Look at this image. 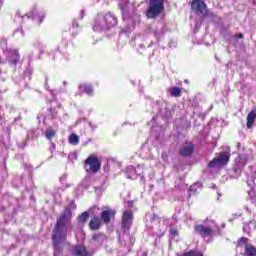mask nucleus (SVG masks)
Listing matches in <instances>:
<instances>
[{
	"label": "nucleus",
	"instance_id": "f257e3e1",
	"mask_svg": "<svg viewBox=\"0 0 256 256\" xmlns=\"http://www.w3.org/2000/svg\"><path fill=\"white\" fill-rule=\"evenodd\" d=\"M71 209H77L75 202H71L63 212V214L57 219L56 225L53 230V245H54V256H59L63 252L61 243L67 239V222L73 217Z\"/></svg>",
	"mask_w": 256,
	"mask_h": 256
},
{
	"label": "nucleus",
	"instance_id": "f03ea898",
	"mask_svg": "<svg viewBox=\"0 0 256 256\" xmlns=\"http://www.w3.org/2000/svg\"><path fill=\"white\" fill-rule=\"evenodd\" d=\"M117 25V18L111 13L98 14L93 23V31L101 32Z\"/></svg>",
	"mask_w": 256,
	"mask_h": 256
},
{
	"label": "nucleus",
	"instance_id": "7ed1b4c3",
	"mask_svg": "<svg viewBox=\"0 0 256 256\" xmlns=\"http://www.w3.org/2000/svg\"><path fill=\"white\" fill-rule=\"evenodd\" d=\"M164 0H150V6L146 13L147 17L149 19H154V17H157L165 9V6L163 5Z\"/></svg>",
	"mask_w": 256,
	"mask_h": 256
},
{
	"label": "nucleus",
	"instance_id": "20e7f679",
	"mask_svg": "<svg viewBox=\"0 0 256 256\" xmlns=\"http://www.w3.org/2000/svg\"><path fill=\"white\" fill-rule=\"evenodd\" d=\"M84 169L87 173H97L101 169V161L95 156H90L85 161Z\"/></svg>",
	"mask_w": 256,
	"mask_h": 256
},
{
	"label": "nucleus",
	"instance_id": "39448f33",
	"mask_svg": "<svg viewBox=\"0 0 256 256\" xmlns=\"http://www.w3.org/2000/svg\"><path fill=\"white\" fill-rule=\"evenodd\" d=\"M230 157L231 154L229 152H221L216 158L208 163V167H223V165H227V163H229Z\"/></svg>",
	"mask_w": 256,
	"mask_h": 256
},
{
	"label": "nucleus",
	"instance_id": "423d86ee",
	"mask_svg": "<svg viewBox=\"0 0 256 256\" xmlns=\"http://www.w3.org/2000/svg\"><path fill=\"white\" fill-rule=\"evenodd\" d=\"M237 247H244V255L245 256H256V248L251 243H249V239L246 237H242L238 240Z\"/></svg>",
	"mask_w": 256,
	"mask_h": 256
},
{
	"label": "nucleus",
	"instance_id": "0eeeda50",
	"mask_svg": "<svg viewBox=\"0 0 256 256\" xmlns=\"http://www.w3.org/2000/svg\"><path fill=\"white\" fill-rule=\"evenodd\" d=\"M191 8L196 15H207V4L203 0H193Z\"/></svg>",
	"mask_w": 256,
	"mask_h": 256
},
{
	"label": "nucleus",
	"instance_id": "6e6552de",
	"mask_svg": "<svg viewBox=\"0 0 256 256\" xmlns=\"http://www.w3.org/2000/svg\"><path fill=\"white\" fill-rule=\"evenodd\" d=\"M191 8L196 15H207V4L203 0H193Z\"/></svg>",
	"mask_w": 256,
	"mask_h": 256
},
{
	"label": "nucleus",
	"instance_id": "1a4fd4ad",
	"mask_svg": "<svg viewBox=\"0 0 256 256\" xmlns=\"http://www.w3.org/2000/svg\"><path fill=\"white\" fill-rule=\"evenodd\" d=\"M133 225V212L125 210L122 216V228L124 231H129Z\"/></svg>",
	"mask_w": 256,
	"mask_h": 256
},
{
	"label": "nucleus",
	"instance_id": "9d476101",
	"mask_svg": "<svg viewBox=\"0 0 256 256\" xmlns=\"http://www.w3.org/2000/svg\"><path fill=\"white\" fill-rule=\"evenodd\" d=\"M195 233H197V235H200V237H211V235H213V228H211L210 226H203V225H197L194 228Z\"/></svg>",
	"mask_w": 256,
	"mask_h": 256
},
{
	"label": "nucleus",
	"instance_id": "9b49d317",
	"mask_svg": "<svg viewBox=\"0 0 256 256\" xmlns=\"http://www.w3.org/2000/svg\"><path fill=\"white\" fill-rule=\"evenodd\" d=\"M7 59H8V62L10 63V65H13L15 67V65H17L19 63V59H21V57L19 56V51L10 50L7 53Z\"/></svg>",
	"mask_w": 256,
	"mask_h": 256
},
{
	"label": "nucleus",
	"instance_id": "f8f14e48",
	"mask_svg": "<svg viewBox=\"0 0 256 256\" xmlns=\"http://www.w3.org/2000/svg\"><path fill=\"white\" fill-rule=\"evenodd\" d=\"M156 105L159 108V113L160 115H162V117H164L165 119H169V117H171V110L169 109V107H167V103L165 101L163 102H157Z\"/></svg>",
	"mask_w": 256,
	"mask_h": 256
},
{
	"label": "nucleus",
	"instance_id": "ddd939ff",
	"mask_svg": "<svg viewBox=\"0 0 256 256\" xmlns=\"http://www.w3.org/2000/svg\"><path fill=\"white\" fill-rule=\"evenodd\" d=\"M247 155L245 154H242V155H239L237 158H236V166H235V171H241V169H243V167H245V165H247Z\"/></svg>",
	"mask_w": 256,
	"mask_h": 256
},
{
	"label": "nucleus",
	"instance_id": "4468645a",
	"mask_svg": "<svg viewBox=\"0 0 256 256\" xmlns=\"http://www.w3.org/2000/svg\"><path fill=\"white\" fill-rule=\"evenodd\" d=\"M139 167L135 168L133 166H128L126 169V177L127 179H137V177H139Z\"/></svg>",
	"mask_w": 256,
	"mask_h": 256
},
{
	"label": "nucleus",
	"instance_id": "2eb2a0df",
	"mask_svg": "<svg viewBox=\"0 0 256 256\" xmlns=\"http://www.w3.org/2000/svg\"><path fill=\"white\" fill-rule=\"evenodd\" d=\"M193 149V143H186L184 146L181 147L180 155H182V157H189V155L193 153Z\"/></svg>",
	"mask_w": 256,
	"mask_h": 256
},
{
	"label": "nucleus",
	"instance_id": "dca6fc26",
	"mask_svg": "<svg viewBox=\"0 0 256 256\" xmlns=\"http://www.w3.org/2000/svg\"><path fill=\"white\" fill-rule=\"evenodd\" d=\"M72 253L75 256H91V254H89L85 246H81V245L74 246L72 249Z\"/></svg>",
	"mask_w": 256,
	"mask_h": 256
},
{
	"label": "nucleus",
	"instance_id": "f3484780",
	"mask_svg": "<svg viewBox=\"0 0 256 256\" xmlns=\"http://www.w3.org/2000/svg\"><path fill=\"white\" fill-rule=\"evenodd\" d=\"M111 217H115V211L106 209L102 211L101 219L103 223H111Z\"/></svg>",
	"mask_w": 256,
	"mask_h": 256
},
{
	"label": "nucleus",
	"instance_id": "a211bd4d",
	"mask_svg": "<svg viewBox=\"0 0 256 256\" xmlns=\"http://www.w3.org/2000/svg\"><path fill=\"white\" fill-rule=\"evenodd\" d=\"M251 172L250 174H247V185L249 187H253V185H255V178H256V168L255 166H251L250 167Z\"/></svg>",
	"mask_w": 256,
	"mask_h": 256
},
{
	"label": "nucleus",
	"instance_id": "6ab92c4d",
	"mask_svg": "<svg viewBox=\"0 0 256 256\" xmlns=\"http://www.w3.org/2000/svg\"><path fill=\"white\" fill-rule=\"evenodd\" d=\"M89 227L92 231H97L101 227V218L94 217L90 220Z\"/></svg>",
	"mask_w": 256,
	"mask_h": 256
},
{
	"label": "nucleus",
	"instance_id": "aec40b11",
	"mask_svg": "<svg viewBox=\"0 0 256 256\" xmlns=\"http://www.w3.org/2000/svg\"><path fill=\"white\" fill-rule=\"evenodd\" d=\"M256 229V220H251L248 224H244L243 231L244 233H251V231H255Z\"/></svg>",
	"mask_w": 256,
	"mask_h": 256
},
{
	"label": "nucleus",
	"instance_id": "412c9836",
	"mask_svg": "<svg viewBox=\"0 0 256 256\" xmlns=\"http://www.w3.org/2000/svg\"><path fill=\"white\" fill-rule=\"evenodd\" d=\"M255 119H256V110H252L248 116H247V128L251 129V127H253V123H255Z\"/></svg>",
	"mask_w": 256,
	"mask_h": 256
},
{
	"label": "nucleus",
	"instance_id": "4be33fe9",
	"mask_svg": "<svg viewBox=\"0 0 256 256\" xmlns=\"http://www.w3.org/2000/svg\"><path fill=\"white\" fill-rule=\"evenodd\" d=\"M79 89H83L84 93H86V95H93V86L89 85V84H82L79 86Z\"/></svg>",
	"mask_w": 256,
	"mask_h": 256
},
{
	"label": "nucleus",
	"instance_id": "5701e85b",
	"mask_svg": "<svg viewBox=\"0 0 256 256\" xmlns=\"http://www.w3.org/2000/svg\"><path fill=\"white\" fill-rule=\"evenodd\" d=\"M31 75H33V67L28 66L24 72V80L29 81L31 79Z\"/></svg>",
	"mask_w": 256,
	"mask_h": 256
},
{
	"label": "nucleus",
	"instance_id": "b1692460",
	"mask_svg": "<svg viewBox=\"0 0 256 256\" xmlns=\"http://www.w3.org/2000/svg\"><path fill=\"white\" fill-rule=\"evenodd\" d=\"M181 88L179 87H173L170 90L171 97H181Z\"/></svg>",
	"mask_w": 256,
	"mask_h": 256
},
{
	"label": "nucleus",
	"instance_id": "393cba45",
	"mask_svg": "<svg viewBox=\"0 0 256 256\" xmlns=\"http://www.w3.org/2000/svg\"><path fill=\"white\" fill-rule=\"evenodd\" d=\"M70 145H79V136L77 134H71L69 137Z\"/></svg>",
	"mask_w": 256,
	"mask_h": 256
},
{
	"label": "nucleus",
	"instance_id": "a878e982",
	"mask_svg": "<svg viewBox=\"0 0 256 256\" xmlns=\"http://www.w3.org/2000/svg\"><path fill=\"white\" fill-rule=\"evenodd\" d=\"M87 219H89V213L83 212L80 216H78L79 223H87Z\"/></svg>",
	"mask_w": 256,
	"mask_h": 256
},
{
	"label": "nucleus",
	"instance_id": "bb28decb",
	"mask_svg": "<svg viewBox=\"0 0 256 256\" xmlns=\"http://www.w3.org/2000/svg\"><path fill=\"white\" fill-rule=\"evenodd\" d=\"M197 187H202V184L196 183V184L190 186L189 195H193L195 193V191H197Z\"/></svg>",
	"mask_w": 256,
	"mask_h": 256
},
{
	"label": "nucleus",
	"instance_id": "cd10ccee",
	"mask_svg": "<svg viewBox=\"0 0 256 256\" xmlns=\"http://www.w3.org/2000/svg\"><path fill=\"white\" fill-rule=\"evenodd\" d=\"M175 237H179V231L176 228H171L170 239H175Z\"/></svg>",
	"mask_w": 256,
	"mask_h": 256
},
{
	"label": "nucleus",
	"instance_id": "c85d7f7f",
	"mask_svg": "<svg viewBox=\"0 0 256 256\" xmlns=\"http://www.w3.org/2000/svg\"><path fill=\"white\" fill-rule=\"evenodd\" d=\"M45 135H46V139L51 140V139H53V137H55V130H51V129L46 130Z\"/></svg>",
	"mask_w": 256,
	"mask_h": 256
},
{
	"label": "nucleus",
	"instance_id": "c756f323",
	"mask_svg": "<svg viewBox=\"0 0 256 256\" xmlns=\"http://www.w3.org/2000/svg\"><path fill=\"white\" fill-rule=\"evenodd\" d=\"M249 199H250L251 203L256 205V194H255V191L252 190V191L249 192Z\"/></svg>",
	"mask_w": 256,
	"mask_h": 256
},
{
	"label": "nucleus",
	"instance_id": "7c9ffc66",
	"mask_svg": "<svg viewBox=\"0 0 256 256\" xmlns=\"http://www.w3.org/2000/svg\"><path fill=\"white\" fill-rule=\"evenodd\" d=\"M123 239H129V245H133L135 243V238L131 237L129 234L123 235Z\"/></svg>",
	"mask_w": 256,
	"mask_h": 256
},
{
	"label": "nucleus",
	"instance_id": "2f4dec72",
	"mask_svg": "<svg viewBox=\"0 0 256 256\" xmlns=\"http://www.w3.org/2000/svg\"><path fill=\"white\" fill-rule=\"evenodd\" d=\"M152 131H155V132L159 131L160 132L159 136H161V133H163V127L154 126L152 127Z\"/></svg>",
	"mask_w": 256,
	"mask_h": 256
},
{
	"label": "nucleus",
	"instance_id": "473e14b6",
	"mask_svg": "<svg viewBox=\"0 0 256 256\" xmlns=\"http://www.w3.org/2000/svg\"><path fill=\"white\" fill-rule=\"evenodd\" d=\"M155 37H157V39H161V37H163V30L156 31L155 32Z\"/></svg>",
	"mask_w": 256,
	"mask_h": 256
},
{
	"label": "nucleus",
	"instance_id": "72a5a7b5",
	"mask_svg": "<svg viewBox=\"0 0 256 256\" xmlns=\"http://www.w3.org/2000/svg\"><path fill=\"white\" fill-rule=\"evenodd\" d=\"M14 35H19L20 37H24V36H25V34L23 33V31H21V30H16V31L14 32Z\"/></svg>",
	"mask_w": 256,
	"mask_h": 256
},
{
	"label": "nucleus",
	"instance_id": "f704fd0d",
	"mask_svg": "<svg viewBox=\"0 0 256 256\" xmlns=\"http://www.w3.org/2000/svg\"><path fill=\"white\" fill-rule=\"evenodd\" d=\"M235 37H236V39H243V34L239 33Z\"/></svg>",
	"mask_w": 256,
	"mask_h": 256
},
{
	"label": "nucleus",
	"instance_id": "c9c22d12",
	"mask_svg": "<svg viewBox=\"0 0 256 256\" xmlns=\"http://www.w3.org/2000/svg\"><path fill=\"white\" fill-rule=\"evenodd\" d=\"M83 17H85V12L83 10H81V12H80V19H83Z\"/></svg>",
	"mask_w": 256,
	"mask_h": 256
},
{
	"label": "nucleus",
	"instance_id": "e433bc0d",
	"mask_svg": "<svg viewBox=\"0 0 256 256\" xmlns=\"http://www.w3.org/2000/svg\"><path fill=\"white\" fill-rule=\"evenodd\" d=\"M72 27H79V24H77V22L73 21Z\"/></svg>",
	"mask_w": 256,
	"mask_h": 256
},
{
	"label": "nucleus",
	"instance_id": "4c0bfd02",
	"mask_svg": "<svg viewBox=\"0 0 256 256\" xmlns=\"http://www.w3.org/2000/svg\"><path fill=\"white\" fill-rule=\"evenodd\" d=\"M65 179H67V176H62V177L60 178V181H65Z\"/></svg>",
	"mask_w": 256,
	"mask_h": 256
},
{
	"label": "nucleus",
	"instance_id": "58836bf2",
	"mask_svg": "<svg viewBox=\"0 0 256 256\" xmlns=\"http://www.w3.org/2000/svg\"><path fill=\"white\" fill-rule=\"evenodd\" d=\"M45 16H41V18L39 19V23H43V19Z\"/></svg>",
	"mask_w": 256,
	"mask_h": 256
},
{
	"label": "nucleus",
	"instance_id": "ea45409f",
	"mask_svg": "<svg viewBox=\"0 0 256 256\" xmlns=\"http://www.w3.org/2000/svg\"><path fill=\"white\" fill-rule=\"evenodd\" d=\"M3 63H5V60H2V58L0 57V65H3Z\"/></svg>",
	"mask_w": 256,
	"mask_h": 256
},
{
	"label": "nucleus",
	"instance_id": "a19ab883",
	"mask_svg": "<svg viewBox=\"0 0 256 256\" xmlns=\"http://www.w3.org/2000/svg\"><path fill=\"white\" fill-rule=\"evenodd\" d=\"M246 211H248V213H251V209H249V207H245Z\"/></svg>",
	"mask_w": 256,
	"mask_h": 256
},
{
	"label": "nucleus",
	"instance_id": "79ce46f5",
	"mask_svg": "<svg viewBox=\"0 0 256 256\" xmlns=\"http://www.w3.org/2000/svg\"><path fill=\"white\" fill-rule=\"evenodd\" d=\"M50 112L53 115V117H55V112H53V109H50Z\"/></svg>",
	"mask_w": 256,
	"mask_h": 256
},
{
	"label": "nucleus",
	"instance_id": "37998d69",
	"mask_svg": "<svg viewBox=\"0 0 256 256\" xmlns=\"http://www.w3.org/2000/svg\"><path fill=\"white\" fill-rule=\"evenodd\" d=\"M128 206L133 207V202H128Z\"/></svg>",
	"mask_w": 256,
	"mask_h": 256
},
{
	"label": "nucleus",
	"instance_id": "c03bdc74",
	"mask_svg": "<svg viewBox=\"0 0 256 256\" xmlns=\"http://www.w3.org/2000/svg\"><path fill=\"white\" fill-rule=\"evenodd\" d=\"M32 19H37V16L36 15L32 16Z\"/></svg>",
	"mask_w": 256,
	"mask_h": 256
},
{
	"label": "nucleus",
	"instance_id": "a18cd8bd",
	"mask_svg": "<svg viewBox=\"0 0 256 256\" xmlns=\"http://www.w3.org/2000/svg\"><path fill=\"white\" fill-rule=\"evenodd\" d=\"M45 87H46V89H48V90H49V85H48V84H46V85H45Z\"/></svg>",
	"mask_w": 256,
	"mask_h": 256
},
{
	"label": "nucleus",
	"instance_id": "49530a36",
	"mask_svg": "<svg viewBox=\"0 0 256 256\" xmlns=\"http://www.w3.org/2000/svg\"><path fill=\"white\" fill-rule=\"evenodd\" d=\"M237 147H238V148L241 147V143H238V144H237Z\"/></svg>",
	"mask_w": 256,
	"mask_h": 256
},
{
	"label": "nucleus",
	"instance_id": "de8ad7c7",
	"mask_svg": "<svg viewBox=\"0 0 256 256\" xmlns=\"http://www.w3.org/2000/svg\"><path fill=\"white\" fill-rule=\"evenodd\" d=\"M63 85H67V81H64V82H63Z\"/></svg>",
	"mask_w": 256,
	"mask_h": 256
}]
</instances>
